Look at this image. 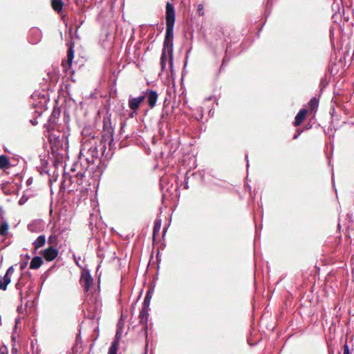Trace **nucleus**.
<instances>
[{
	"label": "nucleus",
	"mask_w": 354,
	"mask_h": 354,
	"mask_svg": "<svg viewBox=\"0 0 354 354\" xmlns=\"http://www.w3.org/2000/svg\"><path fill=\"white\" fill-rule=\"evenodd\" d=\"M142 95H145L149 106L151 109L154 108L156 105V102L158 97V93L151 89H147L145 91L142 92Z\"/></svg>",
	"instance_id": "nucleus-5"
},
{
	"label": "nucleus",
	"mask_w": 354,
	"mask_h": 354,
	"mask_svg": "<svg viewBox=\"0 0 354 354\" xmlns=\"http://www.w3.org/2000/svg\"><path fill=\"white\" fill-rule=\"evenodd\" d=\"M343 354H350L349 348H348V346L347 345L346 343L344 345V353H343Z\"/></svg>",
	"instance_id": "nucleus-25"
},
{
	"label": "nucleus",
	"mask_w": 354,
	"mask_h": 354,
	"mask_svg": "<svg viewBox=\"0 0 354 354\" xmlns=\"http://www.w3.org/2000/svg\"><path fill=\"white\" fill-rule=\"evenodd\" d=\"M27 264H28V261H25V262L21 263V265H20V269L21 270L25 269V268L27 266Z\"/></svg>",
	"instance_id": "nucleus-26"
},
{
	"label": "nucleus",
	"mask_w": 354,
	"mask_h": 354,
	"mask_svg": "<svg viewBox=\"0 0 354 354\" xmlns=\"http://www.w3.org/2000/svg\"><path fill=\"white\" fill-rule=\"evenodd\" d=\"M145 99V95H142L137 97H130L128 102L129 107L136 113L140 105L144 102Z\"/></svg>",
	"instance_id": "nucleus-7"
},
{
	"label": "nucleus",
	"mask_w": 354,
	"mask_h": 354,
	"mask_svg": "<svg viewBox=\"0 0 354 354\" xmlns=\"http://www.w3.org/2000/svg\"><path fill=\"white\" fill-rule=\"evenodd\" d=\"M119 339L115 337L111 342V345L109 349L108 354H117L119 348Z\"/></svg>",
	"instance_id": "nucleus-14"
},
{
	"label": "nucleus",
	"mask_w": 354,
	"mask_h": 354,
	"mask_svg": "<svg viewBox=\"0 0 354 354\" xmlns=\"http://www.w3.org/2000/svg\"><path fill=\"white\" fill-rule=\"evenodd\" d=\"M161 227V223L160 221H156L153 229V236L155 238L157 235L159 234L160 230Z\"/></svg>",
	"instance_id": "nucleus-20"
},
{
	"label": "nucleus",
	"mask_w": 354,
	"mask_h": 354,
	"mask_svg": "<svg viewBox=\"0 0 354 354\" xmlns=\"http://www.w3.org/2000/svg\"><path fill=\"white\" fill-rule=\"evenodd\" d=\"M40 254L43 258L47 261H52L56 259L58 256L59 250L57 248L53 247H48L47 248L42 250Z\"/></svg>",
	"instance_id": "nucleus-6"
},
{
	"label": "nucleus",
	"mask_w": 354,
	"mask_h": 354,
	"mask_svg": "<svg viewBox=\"0 0 354 354\" xmlns=\"http://www.w3.org/2000/svg\"><path fill=\"white\" fill-rule=\"evenodd\" d=\"M166 35L164 39L163 47L173 48L174 27L175 24V9L170 2H167L165 7Z\"/></svg>",
	"instance_id": "nucleus-1"
},
{
	"label": "nucleus",
	"mask_w": 354,
	"mask_h": 354,
	"mask_svg": "<svg viewBox=\"0 0 354 354\" xmlns=\"http://www.w3.org/2000/svg\"><path fill=\"white\" fill-rule=\"evenodd\" d=\"M10 283L9 277L4 276L3 281L0 280V290H6L7 286Z\"/></svg>",
	"instance_id": "nucleus-19"
},
{
	"label": "nucleus",
	"mask_w": 354,
	"mask_h": 354,
	"mask_svg": "<svg viewBox=\"0 0 354 354\" xmlns=\"http://www.w3.org/2000/svg\"><path fill=\"white\" fill-rule=\"evenodd\" d=\"M150 299H151V296L149 295V292H148L147 294V295L145 296V300H144V302L142 304V307L144 308H148L149 309V303H150Z\"/></svg>",
	"instance_id": "nucleus-22"
},
{
	"label": "nucleus",
	"mask_w": 354,
	"mask_h": 354,
	"mask_svg": "<svg viewBox=\"0 0 354 354\" xmlns=\"http://www.w3.org/2000/svg\"><path fill=\"white\" fill-rule=\"evenodd\" d=\"M319 105V101L315 98L313 97L308 102V111L314 113L317 111Z\"/></svg>",
	"instance_id": "nucleus-16"
},
{
	"label": "nucleus",
	"mask_w": 354,
	"mask_h": 354,
	"mask_svg": "<svg viewBox=\"0 0 354 354\" xmlns=\"http://www.w3.org/2000/svg\"><path fill=\"white\" fill-rule=\"evenodd\" d=\"M13 272H14V268H13V267H12V266H11V267H10V268L7 270L6 273V274H5L4 276H7V277H8V275H9V274H12Z\"/></svg>",
	"instance_id": "nucleus-24"
},
{
	"label": "nucleus",
	"mask_w": 354,
	"mask_h": 354,
	"mask_svg": "<svg viewBox=\"0 0 354 354\" xmlns=\"http://www.w3.org/2000/svg\"><path fill=\"white\" fill-rule=\"evenodd\" d=\"M225 64H226V62H225V59H224L223 60V63H222L221 66H223Z\"/></svg>",
	"instance_id": "nucleus-29"
},
{
	"label": "nucleus",
	"mask_w": 354,
	"mask_h": 354,
	"mask_svg": "<svg viewBox=\"0 0 354 354\" xmlns=\"http://www.w3.org/2000/svg\"><path fill=\"white\" fill-rule=\"evenodd\" d=\"M10 165L9 158L5 155L0 156V169L9 168Z\"/></svg>",
	"instance_id": "nucleus-17"
},
{
	"label": "nucleus",
	"mask_w": 354,
	"mask_h": 354,
	"mask_svg": "<svg viewBox=\"0 0 354 354\" xmlns=\"http://www.w3.org/2000/svg\"><path fill=\"white\" fill-rule=\"evenodd\" d=\"M80 156L86 159L88 163L94 164L99 157L97 140L92 136L84 141L81 150Z\"/></svg>",
	"instance_id": "nucleus-2"
},
{
	"label": "nucleus",
	"mask_w": 354,
	"mask_h": 354,
	"mask_svg": "<svg viewBox=\"0 0 354 354\" xmlns=\"http://www.w3.org/2000/svg\"><path fill=\"white\" fill-rule=\"evenodd\" d=\"M167 57H169V66L171 71L173 68V62H174V51L173 48H171L170 51V48H167L166 47H163L162 50V55L160 57V67L161 71H164L166 69V62L167 60Z\"/></svg>",
	"instance_id": "nucleus-4"
},
{
	"label": "nucleus",
	"mask_w": 354,
	"mask_h": 354,
	"mask_svg": "<svg viewBox=\"0 0 354 354\" xmlns=\"http://www.w3.org/2000/svg\"><path fill=\"white\" fill-rule=\"evenodd\" d=\"M308 110L306 109H301L295 118L294 126L298 127L301 125L306 118Z\"/></svg>",
	"instance_id": "nucleus-10"
},
{
	"label": "nucleus",
	"mask_w": 354,
	"mask_h": 354,
	"mask_svg": "<svg viewBox=\"0 0 354 354\" xmlns=\"http://www.w3.org/2000/svg\"><path fill=\"white\" fill-rule=\"evenodd\" d=\"M46 242V239L45 235H39L32 243V245L34 246V250H37L40 248L45 245Z\"/></svg>",
	"instance_id": "nucleus-11"
},
{
	"label": "nucleus",
	"mask_w": 354,
	"mask_h": 354,
	"mask_svg": "<svg viewBox=\"0 0 354 354\" xmlns=\"http://www.w3.org/2000/svg\"><path fill=\"white\" fill-rule=\"evenodd\" d=\"M0 354H8V352L6 348H0Z\"/></svg>",
	"instance_id": "nucleus-27"
},
{
	"label": "nucleus",
	"mask_w": 354,
	"mask_h": 354,
	"mask_svg": "<svg viewBox=\"0 0 354 354\" xmlns=\"http://www.w3.org/2000/svg\"><path fill=\"white\" fill-rule=\"evenodd\" d=\"M297 137H298V135H295V136H294V138H294V139H297Z\"/></svg>",
	"instance_id": "nucleus-31"
},
{
	"label": "nucleus",
	"mask_w": 354,
	"mask_h": 354,
	"mask_svg": "<svg viewBox=\"0 0 354 354\" xmlns=\"http://www.w3.org/2000/svg\"><path fill=\"white\" fill-rule=\"evenodd\" d=\"M80 281L85 292H88L90 289L91 285L93 282V279L88 271H84L82 273Z\"/></svg>",
	"instance_id": "nucleus-9"
},
{
	"label": "nucleus",
	"mask_w": 354,
	"mask_h": 354,
	"mask_svg": "<svg viewBox=\"0 0 354 354\" xmlns=\"http://www.w3.org/2000/svg\"><path fill=\"white\" fill-rule=\"evenodd\" d=\"M8 225L6 222H2L0 225V235L6 236L8 234Z\"/></svg>",
	"instance_id": "nucleus-21"
},
{
	"label": "nucleus",
	"mask_w": 354,
	"mask_h": 354,
	"mask_svg": "<svg viewBox=\"0 0 354 354\" xmlns=\"http://www.w3.org/2000/svg\"><path fill=\"white\" fill-rule=\"evenodd\" d=\"M148 310H149L148 308L142 307V310L140 312V314H139L140 322L142 324H145L147 322V317L149 315Z\"/></svg>",
	"instance_id": "nucleus-15"
},
{
	"label": "nucleus",
	"mask_w": 354,
	"mask_h": 354,
	"mask_svg": "<svg viewBox=\"0 0 354 354\" xmlns=\"http://www.w3.org/2000/svg\"><path fill=\"white\" fill-rule=\"evenodd\" d=\"M114 124H113L111 117L106 116L103 119V129L102 131V140L100 145L103 142H108L111 146L113 142Z\"/></svg>",
	"instance_id": "nucleus-3"
},
{
	"label": "nucleus",
	"mask_w": 354,
	"mask_h": 354,
	"mask_svg": "<svg viewBox=\"0 0 354 354\" xmlns=\"http://www.w3.org/2000/svg\"><path fill=\"white\" fill-rule=\"evenodd\" d=\"M105 149H106V146H105V145H104L102 147L101 149H104V150H105Z\"/></svg>",
	"instance_id": "nucleus-30"
},
{
	"label": "nucleus",
	"mask_w": 354,
	"mask_h": 354,
	"mask_svg": "<svg viewBox=\"0 0 354 354\" xmlns=\"http://www.w3.org/2000/svg\"><path fill=\"white\" fill-rule=\"evenodd\" d=\"M48 247L57 248L59 243L58 236L55 233L51 234L48 239Z\"/></svg>",
	"instance_id": "nucleus-13"
},
{
	"label": "nucleus",
	"mask_w": 354,
	"mask_h": 354,
	"mask_svg": "<svg viewBox=\"0 0 354 354\" xmlns=\"http://www.w3.org/2000/svg\"><path fill=\"white\" fill-rule=\"evenodd\" d=\"M197 10H198L199 15H201V16L204 15L203 5V4H201V3L198 4Z\"/></svg>",
	"instance_id": "nucleus-23"
},
{
	"label": "nucleus",
	"mask_w": 354,
	"mask_h": 354,
	"mask_svg": "<svg viewBox=\"0 0 354 354\" xmlns=\"http://www.w3.org/2000/svg\"><path fill=\"white\" fill-rule=\"evenodd\" d=\"M74 42H71L69 45L68 51H67V60L62 62V66L65 68L66 71L69 69L73 63V59L74 58Z\"/></svg>",
	"instance_id": "nucleus-8"
},
{
	"label": "nucleus",
	"mask_w": 354,
	"mask_h": 354,
	"mask_svg": "<svg viewBox=\"0 0 354 354\" xmlns=\"http://www.w3.org/2000/svg\"><path fill=\"white\" fill-rule=\"evenodd\" d=\"M43 264L42 258L40 257H35L30 263V268L32 270L39 269Z\"/></svg>",
	"instance_id": "nucleus-12"
},
{
	"label": "nucleus",
	"mask_w": 354,
	"mask_h": 354,
	"mask_svg": "<svg viewBox=\"0 0 354 354\" xmlns=\"http://www.w3.org/2000/svg\"><path fill=\"white\" fill-rule=\"evenodd\" d=\"M51 6L55 11L59 12L62 10L63 2L62 0H51Z\"/></svg>",
	"instance_id": "nucleus-18"
},
{
	"label": "nucleus",
	"mask_w": 354,
	"mask_h": 354,
	"mask_svg": "<svg viewBox=\"0 0 354 354\" xmlns=\"http://www.w3.org/2000/svg\"><path fill=\"white\" fill-rule=\"evenodd\" d=\"M88 131H89L88 129H84L82 131V135L85 136L86 134H87L88 133Z\"/></svg>",
	"instance_id": "nucleus-28"
}]
</instances>
